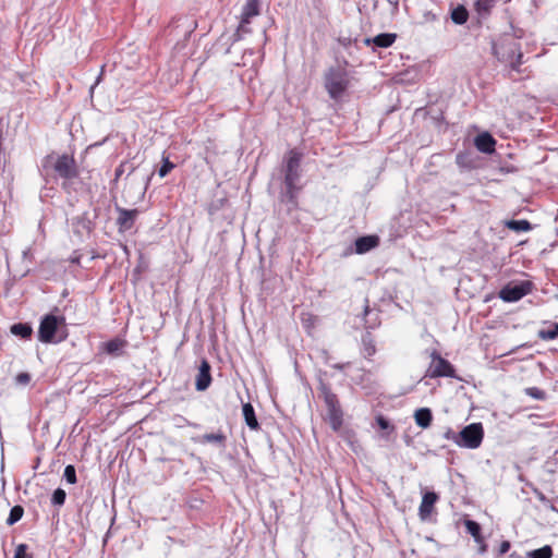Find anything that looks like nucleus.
<instances>
[{"instance_id": "f8f14e48", "label": "nucleus", "mask_w": 558, "mask_h": 558, "mask_svg": "<svg viewBox=\"0 0 558 558\" xmlns=\"http://www.w3.org/2000/svg\"><path fill=\"white\" fill-rule=\"evenodd\" d=\"M437 500L438 495L435 492H426L423 495L422 502L418 508V515L422 520H426L430 515Z\"/></svg>"}, {"instance_id": "c85d7f7f", "label": "nucleus", "mask_w": 558, "mask_h": 558, "mask_svg": "<svg viewBox=\"0 0 558 558\" xmlns=\"http://www.w3.org/2000/svg\"><path fill=\"white\" fill-rule=\"evenodd\" d=\"M124 347V341L121 339H112L106 343V352L109 354H117Z\"/></svg>"}, {"instance_id": "9b49d317", "label": "nucleus", "mask_w": 558, "mask_h": 558, "mask_svg": "<svg viewBox=\"0 0 558 558\" xmlns=\"http://www.w3.org/2000/svg\"><path fill=\"white\" fill-rule=\"evenodd\" d=\"M326 407L330 426L332 427L333 430H338L342 425L343 416L338 399L329 403H326Z\"/></svg>"}, {"instance_id": "8fccbe9b", "label": "nucleus", "mask_w": 558, "mask_h": 558, "mask_svg": "<svg viewBox=\"0 0 558 558\" xmlns=\"http://www.w3.org/2000/svg\"><path fill=\"white\" fill-rule=\"evenodd\" d=\"M100 78H101V74L97 77L95 85L100 82Z\"/></svg>"}, {"instance_id": "6ab92c4d", "label": "nucleus", "mask_w": 558, "mask_h": 558, "mask_svg": "<svg viewBox=\"0 0 558 558\" xmlns=\"http://www.w3.org/2000/svg\"><path fill=\"white\" fill-rule=\"evenodd\" d=\"M414 420L421 428H427L432 424L433 414L428 408H420L414 413Z\"/></svg>"}, {"instance_id": "f03ea898", "label": "nucleus", "mask_w": 558, "mask_h": 558, "mask_svg": "<svg viewBox=\"0 0 558 558\" xmlns=\"http://www.w3.org/2000/svg\"><path fill=\"white\" fill-rule=\"evenodd\" d=\"M349 85L348 71L342 66L330 68L325 74V88L330 98L338 99Z\"/></svg>"}, {"instance_id": "f257e3e1", "label": "nucleus", "mask_w": 558, "mask_h": 558, "mask_svg": "<svg viewBox=\"0 0 558 558\" xmlns=\"http://www.w3.org/2000/svg\"><path fill=\"white\" fill-rule=\"evenodd\" d=\"M493 52L500 62L509 64L510 69L520 72L523 53L520 44L514 39H505L493 46Z\"/></svg>"}, {"instance_id": "ea45409f", "label": "nucleus", "mask_w": 558, "mask_h": 558, "mask_svg": "<svg viewBox=\"0 0 558 558\" xmlns=\"http://www.w3.org/2000/svg\"><path fill=\"white\" fill-rule=\"evenodd\" d=\"M457 435H458V433H456L452 429L448 428L445 432L444 437L446 439H448V440H452L456 445H458L459 439H457Z\"/></svg>"}, {"instance_id": "a878e982", "label": "nucleus", "mask_w": 558, "mask_h": 558, "mask_svg": "<svg viewBox=\"0 0 558 558\" xmlns=\"http://www.w3.org/2000/svg\"><path fill=\"white\" fill-rule=\"evenodd\" d=\"M23 514H24V508L22 506L16 505V506L12 507L10 510L9 517L7 518V524L10 526L15 524L16 522H19L22 519Z\"/></svg>"}, {"instance_id": "f3484780", "label": "nucleus", "mask_w": 558, "mask_h": 558, "mask_svg": "<svg viewBox=\"0 0 558 558\" xmlns=\"http://www.w3.org/2000/svg\"><path fill=\"white\" fill-rule=\"evenodd\" d=\"M259 15V5L257 0H246L242 7L240 19H243L244 23H251V20Z\"/></svg>"}, {"instance_id": "f704fd0d", "label": "nucleus", "mask_w": 558, "mask_h": 558, "mask_svg": "<svg viewBox=\"0 0 558 558\" xmlns=\"http://www.w3.org/2000/svg\"><path fill=\"white\" fill-rule=\"evenodd\" d=\"M63 477L69 484H75L77 482L76 470L74 465L68 464L64 468Z\"/></svg>"}, {"instance_id": "c756f323", "label": "nucleus", "mask_w": 558, "mask_h": 558, "mask_svg": "<svg viewBox=\"0 0 558 558\" xmlns=\"http://www.w3.org/2000/svg\"><path fill=\"white\" fill-rule=\"evenodd\" d=\"M319 392L326 403L337 400V396L331 391L330 387L324 383L319 386Z\"/></svg>"}, {"instance_id": "2f4dec72", "label": "nucleus", "mask_w": 558, "mask_h": 558, "mask_svg": "<svg viewBox=\"0 0 558 558\" xmlns=\"http://www.w3.org/2000/svg\"><path fill=\"white\" fill-rule=\"evenodd\" d=\"M376 352L375 344L373 343V340L371 339L369 335L366 337H363V354L365 357H369L374 355Z\"/></svg>"}, {"instance_id": "cd10ccee", "label": "nucleus", "mask_w": 558, "mask_h": 558, "mask_svg": "<svg viewBox=\"0 0 558 558\" xmlns=\"http://www.w3.org/2000/svg\"><path fill=\"white\" fill-rule=\"evenodd\" d=\"M530 558H551L553 549L549 545H545L538 549H534L529 554Z\"/></svg>"}, {"instance_id": "6e6552de", "label": "nucleus", "mask_w": 558, "mask_h": 558, "mask_svg": "<svg viewBox=\"0 0 558 558\" xmlns=\"http://www.w3.org/2000/svg\"><path fill=\"white\" fill-rule=\"evenodd\" d=\"M531 291V282L523 281L519 284H508L504 287L499 293L500 299L506 302H517Z\"/></svg>"}, {"instance_id": "ddd939ff", "label": "nucleus", "mask_w": 558, "mask_h": 558, "mask_svg": "<svg viewBox=\"0 0 558 558\" xmlns=\"http://www.w3.org/2000/svg\"><path fill=\"white\" fill-rule=\"evenodd\" d=\"M475 147L484 154H492L495 151L496 140L487 132L478 134L475 137Z\"/></svg>"}, {"instance_id": "e433bc0d", "label": "nucleus", "mask_w": 558, "mask_h": 558, "mask_svg": "<svg viewBox=\"0 0 558 558\" xmlns=\"http://www.w3.org/2000/svg\"><path fill=\"white\" fill-rule=\"evenodd\" d=\"M15 381L17 385L26 386L31 381V375L28 373H20L15 377Z\"/></svg>"}, {"instance_id": "72a5a7b5", "label": "nucleus", "mask_w": 558, "mask_h": 558, "mask_svg": "<svg viewBox=\"0 0 558 558\" xmlns=\"http://www.w3.org/2000/svg\"><path fill=\"white\" fill-rule=\"evenodd\" d=\"M174 167V163L170 161L168 157L163 156L162 163L158 170L159 177L165 178Z\"/></svg>"}, {"instance_id": "9d476101", "label": "nucleus", "mask_w": 558, "mask_h": 558, "mask_svg": "<svg viewBox=\"0 0 558 558\" xmlns=\"http://www.w3.org/2000/svg\"><path fill=\"white\" fill-rule=\"evenodd\" d=\"M210 364L207 360H203L196 375L195 388L197 391L206 390L211 384Z\"/></svg>"}, {"instance_id": "dca6fc26", "label": "nucleus", "mask_w": 558, "mask_h": 558, "mask_svg": "<svg viewBox=\"0 0 558 558\" xmlns=\"http://www.w3.org/2000/svg\"><path fill=\"white\" fill-rule=\"evenodd\" d=\"M498 0H474L473 8L477 16L482 20L487 19Z\"/></svg>"}, {"instance_id": "37998d69", "label": "nucleus", "mask_w": 558, "mask_h": 558, "mask_svg": "<svg viewBox=\"0 0 558 558\" xmlns=\"http://www.w3.org/2000/svg\"><path fill=\"white\" fill-rule=\"evenodd\" d=\"M123 173V165H120L117 169H116V180H118Z\"/></svg>"}, {"instance_id": "39448f33", "label": "nucleus", "mask_w": 558, "mask_h": 558, "mask_svg": "<svg viewBox=\"0 0 558 558\" xmlns=\"http://www.w3.org/2000/svg\"><path fill=\"white\" fill-rule=\"evenodd\" d=\"M302 154L296 149H291L284 156L283 173H284V185L296 184L301 178L300 165Z\"/></svg>"}, {"instance_id": "412c9836", "label": "nucleus", "mask_w": 558, "mask_h": 558, "mask_svg": "<svg viewBox=\"0 0 558 558\" xmlns=\"http://www.w3.org/2000/svg\"><path fill=\"white\" fill-rule=\"evenodd\" d=\"M242 412H243V416H244L246 425L251 429H258L259 428V424H258V421L256 418L253 405L251 403H248V402L244 403L243 407H242Z\"/></svg>"}, {"instance_id": "de8ad7c7", "label": "nucleus", "mask_w": 558, "mask_h": 558, "mask_svg": "<svg viewBox=\"0 0 558 558\" xmlns=\"http://www.w3.org/2000/svg\"><path fill=\"white\" fill-rule=\"evenodd\" d=\"M333 367L337 369H343L344 365L343 364H335Z\"/></svg>"}, {"instance_id": "a211bd4d", "label": "nucleus", "mask_w": 558, "mask_h": 558, "mask_svg": "<svg viewBox=\"0 0 558 558\" xmlns=\"http://www.w3.org/2000/svg\"><path fill=\"white\" fill-rule=\"evenodd\" d=\"M226 440L227 437L221 430L217 433L204 434L197 439L199 444H214L221 449L226 448Z\"/></svg>"}, {"instance_id": "423d86ee", "label": "nucleus", "mask_w": 558, "mask_h": 558, "mask_svg": "<svg viewBox=\"0 0 558 558\" xmlns=\"http://www.w3.org/2000/svg\"><path fill=\"white\" fill-rule=\"evenodd\" d=\"M53 169L58 175L65 181L72 180L78 174L75 160L68 155L59 156L54 162Z\"/></svg>"}, {"instance_id": "79ce46f5", "label": "nucleus", "mask_w": 558, "mask_h": 558, "mask_svg": "<svg viewBox=\"0 0 558 558\" xmlns=\"http://www.w3.org/2000/svg\"><path fill=\"white\" fill-rule=\"evenodd\" d=\"M527 391H529L530 396L537 398V399H541L543 396V392L541 390H538L537 388H530Z\"/></svg>"}, {"instance_id": "aec40b11", "label": "nucleus", "mask_w": 558, "mask_h": 558, "mask_svg": "<svg viewBox=\"0 0 558 558\" xmlns=\"http://www.w3.org/2000/svg\"><path fill=\"white\" fill-rule=\"evenodd\" d=\"M450 19L457 25H463L469 20V11L463 4H458L450 11Z\"/></svg>"}, {"instance_id": "bb28decb", "label": "nucleus", "mask_w": 558, "mask_h": 558, "mask_svg": "<svg viewBox=\"0 0 558 558\" xmlns=\"http://www.w3.org/2000/svg\"><path fill=\"white\" fill-rule=\"evenodd\" d=\"M538 337L543 340H554L558 337V323L551 324L547 329L538 331Z\"/></svg>"}, {"instance_id": "20e7f679", "label": "nucleus", "mask_w": 558, "mask_h": 558, "mask_svg": "<svg viewBox=\"0 0 558 558\" xmlns=\"http://www.w3.org/2000/svg\"><path fill=\"white\" fill-rule=\"evenodd\" d=\"M484 437V429L481 423L466 425L458 433V446L469 449H476L481 446Z\"/></svg>"}, {"instance_id": "a19ab883", "label": "nucleus", "mask_w": 558, "mask_h": 558, "mask_svg": "<svg viewBox=\"0 0 558 558\" xmlns=\"http://www.w3.org/2000/svg\"><path fill=\"white\" fill-rule=\"evenodd\" d=\"M510 549V543L508 541L501 542L499 546V555L506 554Z\"/></svg>"}, {"instance_id": "49530a36", "label": "nucleus", "mask_w": 558, "mask_h": 558, "mask_svg": "<svg viewBox=\"0 0 558 558\" xmlns=\"http://www.w3.org/2000/svg\"><path fill=\"white\" fill-rule=\"evenodd\" d=\"M480 544H481L480 553L484 554L486 551L487 546L484 543H480Z\"/></svg>"}, {"instance_id": "473e14b6", "label": "nucleus", "mask_w": 558, "mask_h": 558, "mask_svg": "<svg viewBox=\"0 0 558 558\" xmlns=\"http://www.w3.org/2000/svg\"><path fill=\"white\" fill-rule=\"evenodd\" d=\"M248 25L250 23H244L243 19H240L239 26L233 35L234 40H241L244 37V35L251 32Z\"/></svg>"}, {"instance_id": "4c0bfd02", "label": "nucleus", "mask_w": 558, "mask_h": 558, "mask_svg": "<svg viewBox=\"0 0 558 558\" xmlns=\"http://www.w3.org/2000/svg\"><path fill=\"white\" fill-rule=\"evenodd\" d=\"M438 20V15L435 14L434 12L432 11H425L423 13V22L424 23H434Z\"/></svg>"}, {"instance_id": "0eeeda50", "label": "nucleus", "mask_w": 558, "mask_h": 558, "mask_svg": "<svg viewBox=\"0 0 558 558\" xmlns=\"http://www.w3.org/2000/svg\"><path fill=\"white\" fill-rule=\"evenodd\" d=\"M428 373L430 377H456L452 364L436 352L433 353V361Z\"/></svg>"}, {"instance_id": "c03bdc74", "label": "nucleus", "mask_w": 558, "mask_h": 558, "mask_svg": "<svg viewBox=\"0 0 558 558\" xmlns=\"http://www.w3.org/2000/svg\"><path fill=\"white\" fill-rule=\"evenodd\" d=\"M371 313H372V310H371V308H369V306L366 304V305H365V307H364L363 318H365L366 316H368Z\"/></svg>"}, {"instance_id": "58836bf2", "label": "nucleus", "mask_w": 558, "mask_h": 558, "mask_svg": "<svg viewBox=\"0 0 558 558\" xmlns=\"http://www.w3.org/2000/svg\"><path fill=\"white\" fill-rule=\"evenodd\" d=\"M376 422L380 429L392 428L389 421L381 415L377 416Z\"/></svg>"}, {"instance_id": "09e8293b", "label": "nucleus", "mask_w": 558, "mask_h": 558, "mask_svg": "<svg viewBox=\"0 0 558 558\" xmlns=\"http://www.w3.org/2000/svg\"><path fill=\"white\" fill-rule=\"evenodd\" d=\"M28 253H29V248L25 250V251L23 252L24 257H26Z\"/></svg>"}, {"instance_id": "7c9ffc66", "label": "nucleus", "mask_w": 558, "mask_h": 558, "mask_svg": "<svg viewBox=\"0 0 558 558\" xmlns=\"http://www.w3.org/2000/svg\"><path fill=\"white\" fill-rule=\"evenodd\" d=\"M66 493L62 488H57L51 496V504L57 507H62L65 502Z\"/></svg>"}, {"instance_id": "b1692460", "label": "nucleus", "mask_w": 558, "mask_h": 558, "mask_svg": "<svg viewBox=\"0 0 558 558\" xmlns=\"http://www.w3.org/2000/svg\"><path fill=\"white\" fill-rule=\"evenodd\" d=\"M464 526H465L468 533H470L473 536V538L476 543H483V537L481 534V525L476 521L466 519V520H464Z\"/></svg>"}, {"instance_id": "1a4fd4ad", "label": "nucleus", "mask_w": 558, "mask_h": 558, "mask_svg": "<svg viewBox=\"0 0 558 558\" xmlns=\"http://www.w3.org/2000/svg\"><path fill=\"white\" fill-rule=\"evenodd\" d=\"M116 210L119 214L117 218V226L119 232H125L133 228L135 220L140 214L138 209H125L120 206H116Z\"/></svg>"}, {"instance_id": "2eb2a0df", "label": "nucleus", "mask_w": 558, "mask_h": 558, "mask_svg": "<svg viewBox=\"0 0 558 558\" xmlns=\"http://www.w3.org/2000/svg\"><path fill=\"white\" fill-rule=\"evenodd\" d=\"M355 252L364 254L378 245V238L376 235H364L355 240Z\"/></svg>"}, {"instance_id": "c9c22d12", "label": "nucleus", "mask_w": 558, "mask_h": 558, "mask_svg": "<svg viewBox=\"0 0 558 558\" xmlns=\"http://www.w3.org/2000/svg\"><path fill=\"white\" fill-rule=\"evenodd\" d=\"M27 545L19 544L15 548L14 558H33L32 555L27 554Z\"/></svg>"}, {"instance_id": "393cba45", "label": "nucleus", "mask_w": 558, "mask_h": 558, "mask_svg": "<svg viewBox=\"0 0 558 558\" xmlns=\"http://www.w3.org/2000/svg\"><path fill=\"white\" fill-rule=\"evenodd\" d=\"M506 227L512 231L515 232H526L532 229V225L530 221L522 219V220H508L506 222Z\"/></svg>"}, {"instance_id": "a18cd8bd", "label": "nucleus", "mask_w": 558, "mask_h": 558, "mask_svg": "<svg viewBox=\"0 0 558 558\" xmlns=\"http://www.w3.org/2000/svg\"><path fill=\"white\" fill-rule=\"evenodd\" d=\"M375 326H376V322L368 323L367 320H365V327L366 328H374Z\"/></svg>"}, {"instance_id": "5701e85b", "label": "nucleus", "mask_w": 558, "mask_h": 558, "mask_svg": "<svg viewBox=\"0 0 558 558\" xmlns=\"http://www.w3.org/2000/svg\"><path fill=\"white\" fill-rule=\"evenodd\" d=\"M286 191L282 194V201L289 203L292 207L298 205V193L300 187L296 184L284 185Z\"/></svg>"}, {"instance_id": "7ed1b4c3", "label": "nucleus", "mask_w": 558, "mask_h": 558, "mask_svg": "<svg viewBox=\"0 0 558 558\" xmlns=\"http://www.w3.org/2000/svg\"><path fill=\"white\" fill-rule=\"evenodd\" d=\"M61 325H64V317L52 314L46 315L39 324L38 339L44 343L62 341L63 337L56 340V335Z\"/></svg>"}, {"instance_id": "4468645a", "label": "nucleus", "mask_w": 558, "mask_h": 558, "mask_svg": "<svg viewBox=\"0 0 558 558\" xmlns=\"http://www.w3.org/2000/svg\"><path fill=\"white\" fill-rule=\"evenodd\" d=\"M396 40V35L390 33H383L379 34L373 38H365L364 44L366 46H374L378 48H388L390 47Z\"/></svg>"}, {"instance_id": "4be33fe9", "label": "nucleus", "mask_w": 558, "mask_h": 558, "mask_svg": "<svg viewBox=\"0 0 558 558\" xmlns=\"http://www.w3.org/2000/svg\"><path fill=\"white\" fill-rule=\"evenodd\" d=\"M11 332L22 339H29L33 333V329L27 323H16L11 326Z\"/></svg>"}]
</instances>
